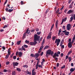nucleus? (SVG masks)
Returning a JSON list of instances; mask_svg holds the SVG:
<instances>
[{"instance_id":"47","label":"nucleus","mask_w":75,"mask_h":75,"mask_svg":"<svg viewBox=\"0 0 75 75\" xmlns=\"http://www.w3.org/2000/svg\"><path fill=\"white\" fill-rule=\"evenodd\" d=\"M67 11L68 10L66 9L64 11V12L65 13H67Z\"/></svg>"},{"instance_id":"12","label":"nucleus","mask_w":75,"mask_h":75,"mask_svg":"<svg viewBox=\"0 0 75 75\" xmlns=\"http://www.w3.org/2000/svg\"><path fill=\"white\" fill-rule=\"evenodd\" d=\"M39 56H40V54L38 53H36L35 55V57L36 58H37Z\"/></svg>"},{"instance_id":"8","label":"nucleus","mask_w":75,"mask_h":75,"mask_svg":"<svg viewBox=\"0 0 75 75\" xmlns=\"http://www.w3.org/2000/svg\"><path fill=\"white\" fill-rule=\"evenodd\" d=\"M58 20H57L55 23V26L57 30H58Z\"/></svg>"},{"instance_id":"43","label":"nucleus","mask_w":75,"mask_h":75,"mask_svg":"<svg viewBox=\"0 0 75 75\" xmlns=\"http://www.w3.org/2000/svg\"><path fill=\"white\" fill-rule=\"evenodd\" d=\"M65 68V65H64L63 67H61V69H64Z\"/></svg>"},{"instance_id":"27","label":"nucleus","mask_w":75,"mask_h":75,"mask_svg":"<svg viewBox=\"0 0 75 75\" xmlns=\"http://www.w3.org/2000/svg\"><path fill=\"white\" fill-rule=\"evenodd\" d=\"M72 6H73V5H71V4H70V5L69 6V7L70 8H72Z\"/></svg>"},{"instance_id":"30","label":"nucleus","mask_w":75,"mask_h":75,"mask_svg":"<svg viewBox=\"0 0 75 75\" xmlns=\"http://www.w3.org/2000/svg\"><path fill=\"white\" fill-rule=\"evenodd\" d=\"M23 46V47H25V48H28V46L26 45H24Z\"/></svg>"},{"instance_id":"6","label":"nucleus","mask_w":75,"mask_h":75,"mask_svg":"<svg viewBox=\"0 0 75 75\" xmlns=\"http://www.w3.org/2000/svg\"><path fill=\"white\" fill-rule=\"evenodd\" d=\"M13 64L14 68H15V67H16V66H17V65H18L19 63L17 62H13Z\"/></svg>"},{"instance_id":"54","label":"nucleus","mask_w":75,"mask_h":75,"mask_svg":"<svg viewBox=\"0 0 75 75\" xmlns=\"http://www.w3.org/2000/svg\"><path fill=\"white\" fill-rule=\"evenodd\" d=\"M21 5H23V4H24V2H23V1H21Z\"/></svg>"},{"instance_id":"48","label":"nucleus","mask_w":75,"mask_h":75,"mask_svg":"<svg viewBox=\"0 0 75 75\" xmlns=\"http://www.w3.org/2000/svg\"><path fill=\"white\" fill-rule=\"evenodd\" d=\"M62 44H63V43L62 42H60V47H61L62 46Z\"/></svg>"},{"instance_id":"16","label":"nucleus","mask_w":75,"mask_h":75,"mask_svg":"<svg viewBox=\"0 0 75 75\" xmlns=\"http://www.w3.org/2000/svg\"><path fill=\"white\" fill-rule=\"evenodd\" d=\"M49 48V46H46L44 48L43 50H46V49H47Z\"/></svg>"},{"instance_id":"35","label":"nucleus","mask_w":75,"mask_h":75,"mask_svg":"<svg viewBox=\"0 0 75 75\" xmlns=\"http://www.w3.org/2000/svg\"><path fill=\"white\" fill-rule=\"evenodd\" d=\"M9 57V55L7 54L5 57V58L6 59H7V58H8Z\"/></svg>"},{"instance_id":"53","label":"nucleus","mask_w":75,"mask_h":75,"mask_svg":"<svg viewBox=\"0 0 75 75\" xmlns=\"http://www.w3.org/2000/svg\"><path fill=\"white\" fill-rule=\"evenodd\" d=\"M5 10L6 11L8 12V8H6L5 9Z\"/></svg>"},{"instance_id":"45","label":"nucleus","mask_w":75,"mask_h":75,"mask_svg":"<svg viewBox=\"0 0 75 75\" xmlns=\"http://www.w3.org/2000/svg\"><path fill=\"white\" fill-rule=\"evenodd\" d=\"M71 57H69V62H70L71 61Z\"/></svg>"},{"instance_id":"34","label":"nucleus","mask_w":75,"mask_h":75,"mask_svg":"<svg viewBox=\"0 0 75 75\" xmlns=\"http://www.w3.org/2000/svg\"><path fill=\"white\" fill-rule=\"evenodd\" d=\"M35 30H36V32L38 31L39 30V29H38L37 28H35Z\"/></svg>"},{"instance_id":"44","label":"nucleus","mask_w":75,"mask_h":75,"mask_svg":"<svg viewBox=\"0 0 75 75\" xmlns=\"http://www.w3.org/2000/svg\"><path fill=\"white\" fill-rule=\"evenodd\" d=\"M38 64L36 65V69H38Z\"/></svg>"},{"instance_id":"50","label":"nucleus","mask_w":75,"mask_h":75,"mask_svg":"<svg viewBox=\"0 0 75 75\" xmlns=\"http://www.w3.org/2000/svg\"><path fill=\"white\" fill-rule=\"evenodd\" d=\"M51 34H52V32H50L49 33V36H51Z\"/></svg>"},{"instance_id":"11","label":"nucleus","mask_w":75,"mask_h":75,"mask_svg":"<svg viewBox=\"0 0 75 75\" xmlns=\"http://www.w3.org/2000/svg\"><path fill=\"white\" fill-rule=\"evenodd\" d=\"M71 42H70L68 43V46L69 48H71V47H72V44H71Z\"/></svg>"},{"instance_id":"25","label":"nucleus","mask_w":75,"mask_h":75,"mask_svg":"<svg viewBox=\"0 0 75 75\" xmlns=\"http://www.w3.org/2000/svg\"><path fill=\"white\" fill-rule=\"evenodd\" d=\"M51 35L50 36V35H48V36L47 37V39H50V38H51Z\"/></svg>"},{"instance_id":"46","label":"nucleus","mask_w":75,"mask_h":75,"mask_svg":"<svg viewBox=\"0 0 75 75\" xmlns=\"http://www.w3.org/2000/svg\"><path fill=\"white\" fill-rule=\"evenodd\" d=\"M3 72H8V71L7 69H5L4 70Z\"/></svg>"},{"instance_id":"59","label":"nucleus","mask_w":75,"mask_h":75,"mask_svg":"<svg viewBox=\"0 0 75 75\" xmlns=\"http://www.w3.org/2000/svg\"><path fill=\"white\" fill-rule=\"evenodd\" d=\"M69 57L68 56H66V59H68V58Z\"/></svg>"},{"instance_id":"13","label":"nucleus","mask_w":75,"mask_h":75,"mask_svg":"<svg viewBox=\"0 0 75 75\" xmlns=\"http://www.w3.org/2000/svg\"><path fill=\"white\" fill-rule=\"evenodd\" d=\"M23 55V52H19V57H21Z\"/></svg>"},{"instance_id":"60","label":"nucleus","mask_w":75,"mask_h":75,"mask_svg":"<svg viewBox=\"0 0 75 75\" xmlns=\"http://www.w3.org/2000/svg\"><path fill=\"white\" fill-rule=\"evenodd\" d=\"M73 17L74 20H75V14H74V16H73Z\"/></svg>"},{"instance_id":"32","label":"nucleus","mask_w":75,"mask_h":75,"mask_svg":"<svg viewBox=\"0 0 75 75\" xmlns=\"http://www.w3.org/2000/svg\"><path fill=\"white\" fill-rule=\"evenodd\" d=\"M34 31H35V30L33 28L31 29V33H33V32H34Z\"/></svg>"},{"instance_id":"49","label":"nucleus","mask_w":75,"mask_h":75,"mask_svg":"<svg viewBox=\"0 0 75 75\" xmlns=\"http://www.w3.org/2000/svg\"><path fill=\"white\" fill-rule=\"evenodd\" d=\"M10 64V62H6V65H8Z\"/></svg>"},{"instance_id":"56","label":"nucleus","mask_w":75,"mask_h":75,"mask_svg":"<svg viewBox=\"0 0 75 75\" xmlns=\"http://www.w3.org/2000/svg\"><path fill=\"white\" fill-rule=\"evenodd\" d=\"M59 63H57V67H59Z\"/></svg>"},{"instance_id":"38","label":"nucleus","mask_w":75,"mask_h":75,"mask_svg":"<svg viewBox=\"0 0 75 75\" xmlns=\"http://www.w3.org/2000/svg\"><path fill=\"white\" fill-rule=\"evenodd\" d=\"M31 57H35V55H34L33 54H30Z\"/></svg>"},{"instance_id":"37","label":"nucleus","mask_w":75,"mask_h":75,"mask_svg":"<svg viewBox=\"0 0 75 75\" xmlns=\"http://www.w3.org/2000/svg\"><path fill=\"white\" fill-rule=\"evenodd\" d=\"M12 75H16V71H13L12 72Z\"/></svg>"},{"instance_id":"21","label":"nucleus","mask_w":75,"mask_h":75,"mask_svg":"<svg viewBox=\"0 0 75 75\" xmlns=\"http://www.w3.org/2000/svg\"><path fill=\"white\" fill-rule=\"evenodd\" d=\"M54 24H53L51 26V28L50 29V31H51V30H52V29L53 28V27H54Z\"/></svg>"},{"instance_id":"22","label":"nucleus","mask_w":75,"mask_h":75,"mask_svg":"<svg viewBox=\"0 0 75 75\" xmlns=\"http://www.w3.org/2000/svg\"><path fill=\"white\" fill-rule=\"evenodd\" d=\"M67 18L66 17L62 19V20L64 22H65L66 21H67Z\"/></svg>"},{"instance_id":"36","label":"nucleus","mask_w":75,"mask_h":75,"mask_svg":"<svg viewBox=\"0 0 75 75\" xmlns=\"http://www.w3.org/2000/svg\"><path fill=\"white\" fill-rule=\"evenodd\" d=\"M27 34L29 35H31V33H30V31H29L28 33H27Z\"/></svg>"},{"instance_id":"55","label":"nucleus","mask_w":75,"mask_h":75,"mask_svg":"<svg viewBox=\"0 0 75 75\" xmlns=\"http://www.w3.org/2000/svg\"><path fill=\"white\" fill-rule=\"evenodd\" d=\"M28 75H31V72H28Z\"/></svg>"},{"instance_id":"9","label":"nucleus","mask_w":75,"mask_h":75,"mask_svg":"<svg viewBox=\"0 0 75 75\" xmlns=\"http://www.w3.org/2000/svg\"><path fill=\"white\" fill-rule=\"evenodd\" d=\"M22 48H19V50L20 51L21 50L22 51H23V50H24V51H25V49L24 48L23 46L22 47Z\"/></svg>"},{"instance_id":"24","label":"nucleus","mask_w":75,"mask_h":75,"mask_svg":"<svg viewBox=\"0 0 75 75\" xmlns=\"http://www.w3.org/2000/svg\"><path fill=\"white\" fill-rule=\"evenodd\" d=\"M42 46H41L40 49V50H42V49L44 48V45H42Z\"/></svg>"},{"instance_id":"63","label":"nucleus","mask_w":75,"mask_h":75,"mask_svg":"<svg viewBox=\"0 0 75 75\" xmlns=\"http://www.w3.org/2000/svg\"><path fill=\"white\" fill-rule=\"evenodd\" d=\"M62 33H65L67 32V30H65L64 31H62Z\"/></svg>"},{"instance_id":"20","label":"nucleus","mask_w":75,"mask_h":75,"mask_svg":"<svg viewBox=\"0 0 75 75\" xmlns=\"http://www.w3.org/2000/svg\"><path fill=\"white\" fill-rule=\"evenodd\" d=\"M65 34L66 35H68L69 34V32H67L65 33Z\"/></svg>"},{"instance_id":"17","label":"nucleus","mask_w":75,"mask_h":75,"mask_svg":"<svg viewBox=\"0 0 75 75\" xmlns=\"http://www.w3.org/2000/svg\"><path fill=\"white\" fill-rule=\"evenodd\" d=\"M73 19H74V18H73V17H72V16L71 18H70L69 21L70 22H71V21H72L73 20Z\"/></svg>"},{"instance_id":"51","label":"nucleus","mask_w":75,"mask_h":75,"mask_svg":"<svg viewBox=\"0 0 75 75\" xmlns=\"http://www.w3.org/2000/svg\"><path fill=\"white\" fill-rule=\"evenodd\" d=\"M13 58L14 59H16V56H13Z\"/></svg>"},{"instance_id":"29","label":"nucleus","mask_w":75,"mask_h":75,"mask_svg":"<svg viewBox=\"0 0 75 75\" xmlns=\"http://www.w3.org/2000/svg\"><path fill=\"white\" fill-rule=\"evenodd\" d=\"M45 42V39H44L43 40L41 45H44V44Z\"/></svg>"},{"instance_id":"26","label":"nucleus","mask_w":75,"mask_h":75,"mask_svg":"<svg viewBox=\"0 0 75 75\" xmlns=\"http://www.w3.org/2000/svg\"><path fill=\"white\" fill-rule=\"evenodd\" d=\"M23 67L24 68H28V65H25L23 66Z\"/></svg>"},{"instance_id":"42","label":"nucleus","mask_w":75,"mask_h":75,"mask_svg":"<svg viewBox=\"0 0 75 75\" xmlns=\"http://www.w3.org/2000/svg\"><path fill=\"white\" fill-rule=\"evenodd\" d=\"M7 27H8V25H5L4 27H3V28H6Z\"/></svg>"},{"instance_id":"5","label":"nucleus","mask_w":75,"mask_h":75,"mask_svg":"<svg viewBox=\"0 0 75 75\" xmlns=\"http://www.w3.org/2000/svg\"><path fill=\"white\" fill-rule=\"evenodd\" d=\"M71 26V25L70 24H68L67 26V30H70V29L71 28L70 27Z\"/></svg>"},{"instance_id":"14","label":"nucleus","mask_w":75,"mask_h":75,"mask_svg":"<svg viewBox=\"0 0 75 75\" xmlns=\"http://www.w3.org/2000/svg\"><path fill=\"white\" fill-rule=\"evenodd\" d=\"M75 70V69L71 68L70 70V71L71 72H74V71Z\"/></svg>"},{"instance_id":"39","label":"nucleus","mask_w":75,"mask_h":75,"mask_svg":"<svg viewBox=\"0 0 75 75\" xmlns=\"http://www.w3.org/2000/svg\"><path fill=\"white\" fill-rule=\"evenodd\" d=\"M25 42L26 43V44H29V43L30 42V41H28L27 40H25Z\"/></svg>"},{"instance_id":"7","label":"nucleus","mask_w":75,"mask_h":75,"mask_svg":"<svg viewBox=\"0 0 75 75\" xmlns=\"http://www.w3.org/2000/svg\"><path fill=\"white\" fill-rule=\"evenodd\" d=\"M29 44L30 45H36L37 43H36V42L34 41V42H31Z\"/></svg>"},{"instance_id":"61","label":"nucleus","mask_w":75,"mask_h":75,"mask_svg":"<svg viewBox=\"0 0 75 75\" xmlns=\"http://www.w3.org/2000/svg\"><path fill=\"white\" fill-rule=\"evenodd\" d=\"M44 64V62L43 61H42L41 62V65L42 66L43 65V64Z\"/></svg>"},{"instance_id":"41","label":"nucleus","mask_w":75,"mask_h":75,"mask_svg":"<svg viewBox=\"0 0 75 75\" xmlns=\"http://www.w3.org/2000/svg\"><path fill=\"white\" fill-rule=\"evenodd\" d=\"M38 67H39V68H42V65H38Z\"/></svg>"},{"instance_id":"23","label":"nucleus","mask_w":75,"mask_h":75,"mask_svg":"<svg viewBox=\"0 0 75 75\" xmlns=\"http://www.w3.org/2000/svg\"><path fill=\"white\" fill-rule=\"evenodd\" d=\"M50 11V9H47L46 11L45 14H47V13H48V11Z\"/></svg>"},{"instance_id":"58","label":"nucleus","mask_w":75,"mask_h":75,"mask_svg":"<svg viewBox=\"0 0 75 75\" xmlns=\"http://www.w3.org/2000/svg\"><path fill=\"white\" fill-rule=\"evenodd\" d=\"M39 62H40V60H38L37 61V64H36L38 65V63H39Z\"/></svg>"},{"instance_id":"31","label":"nucleus","mask_w":75,"mask_h":75,"mask_svg":"<svg viewBox=\"0 0 75 75\" xmlns=\"http://www.w3.org/2000/svg\"><path fill=\"white\" fill-rule=\"evenodd\" d=\"M13 11V9H10L8 10V12H9V13H11L12 11Z\"/></svg>"},{"instance_id":"40","label":"nucleus","mask_w":75,"mask_h":75,"mask_svg":"<svg viewBox=\"0 0 75 75\" xmlns=\"http://www.w3.org/2000/svg\"><path fill=\"white\" fill-rule=\"evenodd\" d=\"M28 30H29V28H28L27 29L26 32L25 33H26V34H27V33H28Z\"/></svg>"},{"instance_id":"18","label":"nucleus","mask_w":75,"mask_h":75,"mask_svg":"<svg viewBox=\"0 0 75 75\" xmlns=\"http://www.w3.org/2000/svg\"><path fill=\"white\" fill-rule=\"evenodd\" d=\"M26 35H27V33H24L23 35V38H25Z\"/></svg>"},{"instance_id":"4","label":"nucleus","mask_w":75,"mask_h":75,"mask_svg":"<svg viewBox=\"0 0 75 75\" xmlns=\"http://www.w3.org/2000/svg\"><path fill=\"white\" fill-rule=\"evenodd\" d=\"M60 42H61V40L59 39H57L55 40V43H57V46H58L59 44V43H60Z\"/></svg>"},{"instance_id":"62","label":"nucleus","mask_w":75,"mask_h":75,"mask_svg":"<svg viewBox=\"0 0 75 75\" xmlns=\"http://www.w3.org/2000/svg\"><path fill=\"white\" fill-rule=\"evenodd\" d=\"M8 55H10V51H8Z\"/></svg>"},{"instance_id":"2","label":"nucleus","mask_w":75,"mask_h":75,"mask_svg":"<svg viewBox=\"0 0 75 75\" xmlns=\"http://www.w3.org/2000/svg\"><path fill=\"white\" fill-rule=\"evenodd\" d=\"M48 54L50 55L51 54V56H53V54H54V52L52 51L51 50H49L46 52V56L48 57Z\"/></svg>"},{"instance_id":"64","label":"nucleus","mask_w":75,"mask_h":75,"mask_svg":"<svg viewBox=\"0 0 75 75\" xmlns=\"http://www.w3.org/2000/svg\"><path fill=\"white\" fill-rule=\"evenodd\" d=\"M16 44L17 45H19V41H18V42H17Z\"/></svg>"},{"instance_id":"28","label":"nucleus","mask_w":75,"mask_h":75,"mask_svg":"<svg viewBox=\"0 0 75 75\" xmlns=\"http://www.w3.org/2000/svg\"><path fill=\"white\" fill-rule=\"evenodd\" d=\"M55 38H56V36H53L52 37V40L54 41L55 40Z\"/></svg>"},{"instance_id":"15","label":"nucleus","mask_w":75,"mask_h":75,"mask_svg":"<svg viewBox=\"0 0 75 75\" xmlns=\"http://www.w3.org/2000/svg\"><path fill=\"white\" fill-rule=\"evenodd\" d=\"M72 52V50H71L69 52H68L67 54L68 55H70L71 53Z\"/></svg>"},{"instance_id":"3","label":"nucleus","mask_w":75,"mask_h":75,"mask_svg":"<svg viewBox=\"0 0 75 75\" xmlns=\"http://www.w3.org/2000/svg\"><path fill=\"white\" fill-rule=\"evenodd\" d=\"M57 54L56 52L55 53L53 56V58H56V57H59V55L61 54V52L59 51H58L57 52ZM58 54L59 55H58Z\"/></svg>"},{"instance_id":"1","label":"nucleus","mask_w":75,"mask_h":75,"mask_svg":"<svg viewBox=\"0 0 75 75\" xmlns=\"http://www.w3.org/2000/svg\"><path fill=\"white\" fill-rule=\"evenodd\" d=\"M40 36L38 35L37 34H35L34 35V41H35L37 43V41H38L40 40Z\"/></svg>"},{"instance_id":"10","label":"nucleus","mask_w":75,"mask_h":75,"mask_svg":"<svg viewBox=\"0 0 75 75\" xmlns=\"http://www.w3.org/2000/svg\"><path fill=\"white\" fill-rule=\"evenodd\" d=\"M73 12V11L72 10H70L68 11L67 13V14H70L71 13H72Z\"/></svg>"},{"instance_id":"19","label":"nucleus","mask_w":75,"mask_h":75,"mask_svg":"<svg viewBox=\"0 0 75 75\" xmlns=\"http://www.w3.org/2000/svg\"><path fill=\"white\" fill-rule=\"evenodd\" d=\"M26 35H27V33H24L23 35V38H25Z\"/></svg>"},{"instance_id":"33","label":"nucleus","mask_w":75,"mask_h":75,"mask_svg":"<svg viewBox=\"0 0 75 75\" xmlns=\"http://www.w3.org/2000/svg\"><path fill=\"white\" fill-rule=\"evenodd\" d=\"M36 74V73L35 72V71H34L32 72V75H35Z\"/></svg>"},{"instance_id":"52","label":"nucleus","mask_w":75,"mask_h":75,"mask_svg":"<svg viewBox=\"0 0 75 75\" xmlns=\"http://www.w3.org/2000/svg\"><path fill=\"white\" fill-rule=\"evenodd\" d=\"M37 34L38 35H40V34H41V32H37Z\"/></svg>"},{"instance_id":"57","label":"nucleus","mask_w":75,"mask_h":75,"mask_svg":"<svg viewBox=\"0 0 75 75\" xmlns=\"http://www.w3.org/2000/svg\"><path fill=\"white\" fill-rule=\"evenodd\" d=\"M44 54V52H42L41 54H40V56H42V54Z\"/></svg>"}]
</instances>
